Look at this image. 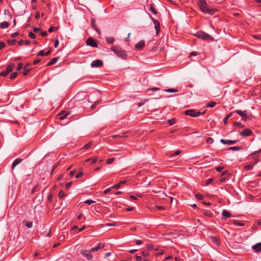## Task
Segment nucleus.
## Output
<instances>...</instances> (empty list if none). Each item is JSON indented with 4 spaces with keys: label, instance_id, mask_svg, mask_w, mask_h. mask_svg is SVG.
<instances>
[{
    "label": "nucleus",
    "instance_id": "1",
    "mask_svg": "<svg viewBox=\"0 0 261 261\" xmlns=\"http://www.w3.org/2000/svg\"><path fill=\"white\" fill-rule=\"evenodd\" d=\"M197 5L200 11L204 13L213 15L217 11L216 9L209 7L205 0H198Z\"/></svg>",
    "mask_w": 261,
    "mask_h": 261
},
{
    "label": "nucleus",
    "instance_id": "2",
    "mask_svg": "<svg viewBox=\"0 0 261 261\" xmlns=\"http://www.w3.org/2000/svg\"><path fill=\"white\" fill-rule=\"evenodd\" d=\"M111 50L117 56V57L122 58V59H126L127 55L125 50L122 49L121 47L117 46H113L111 47Z\"/></svg>",
    "mask_w": 261,
    "mask_h": 261
},
{
    "label": "nucleus",
    "instance_id": "3",
    "mask_svg": "<svg viewBox=\"0 0 261 261\" xmlns=\"http://www.w3.org/2000/svg\"><path fill=\"white\" fill-rule=\"evenodd\" d=\"M195 36L197 38L201 39L203 40H210L212 41H214V38L213 37L203 32H198L195 34Z\"/></svg>",
    "mask_w": 261,
    "mask_h": 261
},
{
    "label": "nucleus",
    "instance_id": "4",
    "mask_svg": "<svg viewBox=\"0 0 261 261\" xmlns=\"http://www.w3.org/2000/svg\"><path fill=\"white\" fill-rule=\"evenodd\" d=\"M185 114L191 117H195L200 116L201 113L199 111H196L193 109H190L185 112Z\"/></svg>",
    "mask_w": 261,
    "mask_h": 261
},
{
    "label": "nucleus",
    "instance_id": "5",
    "mask_svg": "<svg viewBox=\"0 0 261 261\" xmlns=\"http://www.w3.org/2000/svg\"><path fill=\"white\" fill-rule=\"evenodd\" d=\"M233 113H236L242 117V120L246 121L248 118V114L246 110L242 111L240 110H237L234 111Z\"/></svg>",
    "mask_w": 261,
    "mask_h": 261
},
{
    "label": "nucleus",
    "instance_id": "6",
    "mask_svg": "<svg viewBox=\"0 0 261 261\" xmlns=\"http://www.w3.org/2000/svg\"><path fill=\"white\" fill-rule=\"evenodd\" d=\"M86 43L87 45L92 47L96 48L98 46L97 42L92 37L88 38L86 41Z\"/></svg>",
    "mask_w": 261,
    "mask_h": 261
},
{
    "label": "nucleus",
    "instance_id": "7",
    "mask_svg": "<svg viewBox=\"0 0 261 261\" xmlns=\"http://www.w3.org/2000/svg\"><path fill=\"white\" fill-rule=\"evenodd\" d=\"M81 253L84 256H85L88 260H90L93 258V255L91 253V250H82Z\"/></svg>",
    "mask_w": 261,
    "mask_h": 261
},
{
    "label": "nucleus",
    "instance_id": "8",
    "mask_svg": "<svg viewBox=\"0 0 261 261\" xmlns=\"http://www.w3.org/2000/svg\"><path fill=\"white\" fill-rule=\"evenodd\" d=\"M239 134L242 137H248L252 134V132L249 128H245L240 132Z\"/></svg>",
    "mask_w": 261,
    "mask_h": 261
},
{
    "label": "nucleus",
    "instance_id": "9",
    "mask_svg": "<svg viewBox=\"0 0 261 261\" xmlns=\"http://www.w3.org/2000/svg\"><path fill=\"white\" fill-rule=\"evenodd\" d=\"M150 18L154 24V28H155V29L156 31V35H158L160 31V22L158 20L152 18L151 16H150Z\"/></svg>",
    "mask_w": 261,
    "mask_h": 261
},
{
    "label": "nucleus",
    "instance_id": "10",
    "mask_svg": "<svg viewBox=\"0 0 261 261\" xmlns=\"http://www.w3.org/2000/svg\"><path fill=\"white\" fill-rule=\"evenodd\" d=\"M102 65H103V63H102V61L98 60V59L93 61L91 63V66L92 67H96V68L101 67L102 66Z\"/></svg>",
    "mask_w": 261,
    "mask_h": 261
},
{
    "label": "nucleus",
    "instance_id": "11",
    "mask_svg": "<svg viewBox=\"0 0 261 261\" xmlns=\"http://www.w3.org/2000/svg\"><path fill=\"white\" fill-rule=\"evenodd\" d=\"M220 142L223 144L226 145H232L238 142L237 140H224L221 139L220 140Z\"/></svg>",
    "mask_w": 261,
    "mask_h": 261
},
{
    "label": "nucleus",
    "instance_id": "12",
    "mask_svg": "<svg viewBox=\"0 0 261 261\" xmlns=\"http://www.w3.org/2000/svg\"><path fill=\"white\" fill-rule=\"evenodd\" d=\"M252 249L255 252H261V243L255 244L252 247Z\"/></svg>",
    "mask_w": 261,
    "mask_h": 261
},
{
    "label": "nucleus",
    "instance_id": "13",
    "mask_svg": "<svg viewBox=\"0 0 261 261\" xmlns=\"http://www.w3.org/2000/svg\"><path fill=\"white\" fill-rule=\"evenodd\" d=\"M70 113V112H68L67 113H65L64 111L61 112L58 114L59 119H60V120H64L68 115H69Z\"/></svg>",
    "mask_w": 261,
    "mask_h": 261
},
{
    "label": "nucleus",
    "instance_id": "14",
    "mask_svg": "<svg viewBox=\"0 0 261 261\" xmlns=\"http://www.w3.org/2000/svg\"><path fill=\"white\" fill-rule=\"evenodd\" d=\"M145 45V41L141 40L135 45V48L139 50H141Z\"/></svg>",
    "mask_w": 261,
    "mask_h": 261
},
{
    "label": "nucleus",
    "instance_id": "15",
    "mask_svg": "<svg viewBox=\"0 0 261 261\" xmlns=\"http://www.w3.org/2000/svg\"><path fill=\"white\" fill-rule=\"evenodd\" d=\"M105 247V245L101 243H98L97 246L95 247L91 248V252H95L98 251L99 249L103 248Z\"/></svg>",
    "mask_w": 261,
    "mask_h": 261
},
{
    "label": "nucleus",
    "instance_id": "16",
    "mask_svg": "<svg viewBox=\"0 0 261 261\" xmlns=\"http://www.w3.org/2000/svg\"><path fill=\"white\" fill-rule=\"evenodd\" d=\"M222 215L223 217L222 219H225L231 217L230 213L226 210H223L222 211Z\"/></svg>",
    "mask_w": 261,
    "mask_h": 261
},
{
    "label": "nucleus",
    "instance_id": "17",
    "mask_svg": "<svg viewBox=\"0 0 261 261\" xmlns=\"http://www.w3.org/2000/svg\"><path fill=\"white\" fill-rule=\"evenodd\" d=\"M59 59V57L54 58L51 59L50 61L47 63V66H49L55 64L58 61Z\"/></svg>",
    "mask_w": 261,
    "mask_h": 261
},
{
    "label": "nucleus",
    "instance_id": "18",
    "mask_svg": "<svg viewBox=\"0 0 261 261\" xmlns=\"http://www.w3.org/2000/svg\"><path fill=\"white\" fill-rule=\"evenodd\" d=\"M9 23L7 21H3L0 23V28L2 29H7L9 27Z\"/></svg>",
    "mask_w": 261,
    "mask_h": 261
},
{
    "label": "nucleus",
    "instance_id": "19",
    "mask_svg": "<svg viewBox=\"0 0 261 261\" xmlns=\"http://www.w3.org/2000/svg\"><path fill=\"white\" fill-rule=\"evenodd\" d=\"M31 66V64H27V65H25L24 66V67H23V75H25L27 74H28V73H29L30 70V66Z\"/></svg>",
    "mask_w": 261,
    "mask_h": 261
},
{
    "label": "nucleus",
    "instance_id": "20",
    "mask_svg": "<svg viewBox=\"0 0 261 261\" xmlns=\"http://www.w3.org/2000/svg\"><path fill=\"white\" fill-rule=\"evenodd\" d=\"M91 25L92 27L97 32L100 33V31L98 29H97L96 25L95 24V19L94 18H92L91 20Z\"/></svg>",
    "mask_w": 261,
    "mask_h": 261
},
{
    "label": "nucleus",
    "instance_id": "21",
    "mask_svg": "<svg viewBox=\"0 0 261 261\" xmlns=\"http://www.w3.org/2000/svg\"><path fill=\"white\" fill-rule=\"evenodd\" d=\"M211 241L212 242L214 243L217 246H219L220 244V242L218 238L214 236H212L211 237Z\"/></svg>",
    "mask_w": 261,
    "mask_h": 261
},
{
    "label": "nucleus",
    "instance_id": "22",
    "mask_svg": "<svg viewBox=\"0 0 261 261\" xmlns=\"http://www.w3.org/2000/svg\"><path fill=\"white\" fill-rule=\"evenodd\" d=\"M126 182V180H122V181H120L119 183H118L117 184H116L114 186H113V187H112V188H114L115 189H119L120 186L122 185H123L124 184H125Z\"/></svg>",
    "mask_w": 261,
    "mask_h": 261
},
{
    "label": "nucleus",
    "instance_id": "23",
    "mask_svg": "<svg viewBox=\"0 0 261 261\" xmlns=\"http://www.w3.org/2000/svg\"><path fill=\"white\" fill-rule=\"evenodd\" d=\"M21 161H22V159H21L18 158V159H15L12 163V169L14 168V167L16 165H17L18 164L20 163L21 162Z\"/></svg>",
    "mask_w": 261,
    "mask_h": 261
},
{
    "label": "nucleus",
    "instance_id": "24",
    "mask_svg": "<svg viewBox=\"0 0 261 261\" xmlns=\"http://www.w3.org/2000/svg\"><path fill=\"white\" fill-rule=\"evenodd\" d=\"M97 161V158L96 157H94V158H92L91 159H87L85 160V162H88L89 161H91V164H94Z\"/></svg>",
    "mask_w": 261,
    "mask_h": 261
},
{
    "label": "nucleus",
    "instance_id": "25",
    "mask_svg": "<svg viewBox=\"0 0 261 261\" xmlns=\"http://www.w3.org/2000/svg\"><path fill=\"white\" fill-rule=\"evenodd\" d=\"M22 223L24 224L29 228H31L33 226V223L31 221H23Z\"/></svg>",
    "mask_w": 261,
    "mask_h": 261
},
{
    "label": "nucleus",
    "instance_id": "26",
    "mask_svg": "<svg viewBox=\"0 0 261 261\" xmlns=\"http://www.w3.org/2000/svg\"><path fill=\"white\" fill-rule=\"evenodd\" d=\"M233 112L232 113H230L229 114H228V115H227L223 119V122H224V123L225 124H227V121L228 119H229V118H230L232 116V114H233Z\"/></svg>",
    "mask_w": 261,
    "mask_h": 261
},
{
    "label": "nucleus",
    "instance_id": "27",
    "mask_svg": "<svg viewBox=\"0 0 261 261\" xmlns=\"http://www.w3.org/2000/svg\"><path fill=\"white\" fill-rule=\"evenodd\" d=\"M216 105V103L215 101H211L206 103V107L213 108Z\"/></svg>",
    "mask_w": 261,
    "mask_h": 261
},
{
    "label": "nucleus",
    "instance_id": "28",
    "mask_svg": "<svg viewBox=\"0 0 261 261\" xmlns=\"http://www.w3.org/2000/svg\"><path fill=\"white\" fill-rule=\"evenodd\" d=\"M149 10L154 15L156 14L157 12L155 10V9L153 4H150L149 5Z\"/></svg>",
    "mask_w": 261,
    "mask_h": 261
},
{
    "label": "nucleus",
    "instance_id": "29",
    "mask_svg": "<svg viewBox=\"0 0 261 261\" xmlns=\"http://www.w3.org/2000/svg\"><path fill=\"white\" fill-rule=\"evenodd\" d=\"M242 149V147L240 146H233L230 147L228 148V150L232 151H238Z\"/></svg>",
    "mask_w": 261,
    "mask_h": 261
},
{
    "label": "nucleus",
    "instance_id": "30",
    "mask_svg": "<svg viewBox=\"0 0 261 261\" xmlns=\"http://www.w3.org/2000/svg\"><path fill=\"white\" fill-rule=\"evenodd\" d=\"M106 41L110 44H112L114 43L115 41V39L113 37H106Z\"/></svg>",
    "mask_w": 261,
    "mask_h": 261
},
{
    "label": "nucleus",
    "instance_id": "31",
    "mask_svg": "<svg viewBox=\"0 0 261 261\" xmlns=\"http://www.w3.org/2000/svg\"><path fill=\"white\" fill-rule=\"evenodd\" d=\"M233 223L237 226H243L244 225V224L240 221L237 220H233Z\"/></svg>",
    "mask_w": 261,
    "mask_h": 261
},
{
    "label": "nucleus",
    "instance_id": "32",
    "mask_svg": "<svg viewBox=\"0 0 261 261\" xmlns=\"http://www.w3.org/2000/svg\"><path fill=\"white\" fill-rule=\"evenodd\" d=\"M13 65H10L7 67L6 71L7 72V73H9L13 70Z\"/></svg>",
    "mask_w": 261,
    "mask_h": 261
},
{
    "label": "nucleus",
    "instance_id": "33",
    "mask_svg": "<svg viewBox=\"0 0 261 261\" xmlns=\"http://www.w3.org/2000/svg\"><path fill=\"white\" fill-rule=\"evenodd\" d=\"M92 145V143L91 142H89L87 144H86V145H85L82 148V149H85V150H87L88 149H89V148L91 147Z\"/></svg>",
    "mask_w": 261,
    "mask_h": 261
},
{
    "label": "nucleus",
    "instance_id": "34",
    "mask_svg": "<svg viewBox=\"0 0 261 261\" xmlns=\"http://www.w3.org/2000/svg\"><path fill=\"white\" fill-rule=\"evenodd\" d=\"M253 166H254L253 164H249L248 165H246L244 167V169L246 170H249L252 169L253 168Z\"/></svg>",
    "mask_w": 261,
    "mask_h": 261
},
{
    "label": "nucleus",
    "instance_id": "35",
    "mask_svg": "<svg viewBox=\"0 0 261 261\" xmlns=\"http://www.w3.org/2000/svg\"><path fill=\"white\" fill-rule=\"evenodd\" d=\"M233 125L237 126L238 127H240V128H243L244 127V125L243 124H242L241 123L239 122H234L233 124Z\"/></svg>",
    "mask_w": 261,
    "mask_h": 261
},
{
    "label": "nucleus",
    "instance_id": "36",
    "mask_svg": "<svg viewBox=\"0 0 261 261\" xmlns=\"http://www.w3.org/2000/svg\"><path fill=\"white\" fill-rule=\"evenodd\" d=\"M58 196L60 199H62L65 197V194L63 191H61L59 192Z\"/></svg>",
    "mask_w": 261,
    "mask_h": 261
},
{
    "label": "nucleus",
    "instance_id": "37",
    "mask_svg": "<svg viewBox=\"0 0 261 261\" xmlns=\"http://www.w3.org/2000/svg\"><path fill=\"white\" fill-rule=\"evenodd\" d=\"M168 122L170 125H172L175 123L176 120L175 119H169Z\"/></svg>",
    "mask_w": 261,
    "mask_h": 261
},
{
    "label": "nucleus",
    "instance_id": "38",
    "mask_svg": "<svg viewBox=\"0 0 261 261\" xmlns=\"http://www.w3.org/2000/svg\"><path fill=\"white\" fill-rule=\"evenodd\" d=\"M84 203H86V204H87L88 205H90V204H91L92 203H95V201H93V200H92L88 199V200H85L84 201Z\"/></svg>",
    "mask_w": 261,
    "mask_h": 261
},
{
    "label": "nucleus",
    "instance_id": "39",
    "mask_svg": "<svg viewBox=\"0 0 261 261\" xmlns=\"http://www.w3.org/2000/svg\"><path fill=\"white\" fill-rule=\"evenodd\" d=\"M18 73L17 72H13L10 74V78L11 80L14 79L17 76Z\"/></svg>",
    "mask_w": 261,
    "mask_h": 261
},
{
    "label": "nucleus",
    "instance_id": "40",
    "mask_svg": "<svg viewBox=\"0 0 261 261\" xmlns=\"http://www.w3.org/2000/svg\"><path fill=\"white\" fill-rule=\"evenodd\" d=\"M206 142L208 144H212L214 142V139L211 137L206 139Z\"/></svg>",
    "mask_w": 261,
    "mask_h": 261
},
{
    "label": "nucleus",
    "instance_id": "41",
    "mask_svg": "<svg viewBox=\"0 0 261 261\" xmlns=\"http://www.w3.org/2000/svg\"><path fill=\"white\" fill-rule=\"evenodd\" d=\"M165 91L167 92L173 93L177 92L178 91L174 89H167L165 90Z\"/></svg>",
    "mask_w": 261,
    "mask_h": 261
},
{
    "label": "nucleus",
    "instance_id": "42",
    "mask_svg": "<svg viewBox=\"0 0 261 261\" xmlns=\"http://www.w3.org/2000/svg\"><path fill=\"white\" fill-rule=\"evenodd\" d=\"M57 27H51L49 28L48 29V32L49 33H51V32H53L56 30H57Z\"/></svg>",
    "mask_w": 261,
    "mask_h": 261
},
{
    "label": "nucleus",
    "instance_id": "43",
    "mask_svg": "<svg viewBox=\"0 0 261 261\" xmlns=\"http://www.w3.org/2000/svg\"><path fill=\"white\" fill-rule=\"evenodd\" d=\"M28 36L32 39H35L36 38V35L32 32L29 33Z\"/></svg>",
    "mask_w": 261,
    "mask_h": 261
},
{
    "label": "nucleus",
    "instance_id": "44",
    "mask_svg": "<svg viewBox=\"0 0 261 261\" xmlns=\"http://www.w3.org/2000/svg\"><path fill=\"white\" fill-rule=\"evenodd\" d=\"M181 153V151L179 150H176L174 153L171 154L170 156L171 157H172V156H176V155H179L180 153Z\"/></svg>",
    "mask_w": 261,
    "mask_h": 261
},
{
    "label": "nucleus",
    "instance_id": "45",
    "mask_svg": "<svg viewBox=\"0 0 261 261\" xmlns=\"http://www.w3.org/2000/svg\"><path fill=\"white\" fill-rule=\"evenodd\" d=\"M224 166H219V167H217L216 168V170L217 172H220L224 169Z\"/></svg>",
    "mask_w": 261,
    "mask_h": 261
},
{
    "label": "nucleus",
    "instance_id": "46",
    "mask_svg": "<svg viewBox=\"0 0 261 261\" xmlns=\"http://www.w3.org/2000/svg\"><path fill=\"white\" fill-rule=\"evenodd\" d=\"M16 42V40L15 39H13L12 40H9L8 41V43L9 44H10V45H15Z\"/></svg>",
    "mask_w": 261,
    "mask_h": 261
},
{
    "label": "nucleus",
    "instance_id": "47",
    "mask_svg": "<svg viewBox=\"0 0 261 261\" xmlns=\"http://www.w3.org/2000/svg\"><path fill=\"white\" fill-rule=\"evenodd\" d=\"M195 198L198 200H201L203 199V197L202 195L197 194L195 195Z\"/></svg>",
    "mask_w": 261,
    "mask_h": 261
},
{
    "label": "nucleus",
    "instance_id": "48",
    "mask_svg": "<svg viewBox=\"0 0 261 261\" xmlns=\"http://www.w3.org/2000/svg\"><path fill=\"white\" fill-rule=\"evenodd\" d=\"M59 165V162L56 163L53 167L52 170H51V173L53 172V171L58 167V166Z\"/></svg>",
    "mask_w": 261,
    "mask_h": 261
},
{
    "label": "nucleus",
    "instance_id": "49",
    "mask_svg": "<svg viewBox=\"0 0 261 261\" xmlns=\"http://www.w3.org/2000/svg\"><path fill=\"white\" fill-rule=\"evenodd\" d=\"M213 180V178H209V179H207L205 181V185L206 186L208 185L212 182Z\"/></svg>",
    "mask_w": 261,
    "mask_h": 261
},
{
    "label": "nucleus",
    "instance_id": "50",
    "mask_svg": "<svg viewBox=\"0 0 261 261\" xmlns=\"http://www.w3.org/2000/svg\"><path fill=\"white\" fill-rule=\"evenodd\" d=\"M203 214L204 216L208 217H211L212 216V214L211 212H208L204 213Z\"/></svg>",
    "mask_w": 261,
    "mask_h": 261
},
{
    "label": "nucleus",
    "instance_id": "51",
    "mask_svg": "<svg viewBox=\"0 0 261 261\" xmlns=\"http://www.w3.org/2000/svg\"><path fill=\"white\" fill-rule=\"evenodd\" d=\"M22 67H23V64L21 63H19L17 66V70H20V69H21L22 68Z\"/></svg>",
    "mask_w": 261,
    "mask_h": 261
},
{
    "label": "nucleus",
    "instance_id": "52",
    "mask_svg": "<svg viewBox=\"0 0 261 261\" xmlns=\"http://www.w3.org/2000/svg\"><path fill=\"white\" fill-rule=\"evenodd\" d=\"M9 73L6 71H2L0 72V76H6Z\"/></svg>",
    "mask_w": 261,
    "mask_h": 261
},
{
    "label": "nucleus",
    "instance_id": "53",
    "mask_svg": "<svg viewBox=\"0 0 261 261\" xmlns=\"http://www.w3.org/2000/svg\"><path fill=\"white\" fill-rule=\"evenodd\" d=\"M83 175V172H80L79 173H78L76 175H75V177L76 178H79L81 177H82Z\"/></svg>",
    "mask_w": 261,
    "mask_h": 261
},
{
    "label": "nucleus",
    "instance_id": "54",
    "mask_svg": "<svg viewBox=\"0 0 261 261\" xmlns=\"http://www.w3.org/2000/svg\"><path fill=\"white\" fill-rule=\"evenodd\" d=\"M142 255L143 256H147L149 255V252L147 251H143L142 252Z\"/></svg>",
    "mask_w": 261,
    "mask_h": 261
},
{
    "label": "nucleus",
    "instance_id": "55",
    "mask_svg": "<svg viewBox=\"0 0 261 261\" xmlns=\"http://www.w3.org/2000/svg\"><path fill=\"white\" fill-rule=\"evenodd\" d=\"M155 207L160 211L164 210L165 208V206L160 205H156Z\"/></svg>",
    "mask_w": 261,
    "mask_h": 261
},
{
    "label": "nucleus",
    "instance_id": "56",
    "mask_svg": "<svg viewBox=\"0 0 261 261\" xmlns=\"http://www.w3.org/2000/svg\"><path fill=\"white\" fill-rule=\"evenodd\" d=\"M72 183V181H70V182H69L67 183L66 184V185H65L66 188L68 189L70 187V186H71Z\"/></svg>",
    "mask_w": 261,
    "mask_h": 261
},
{
    "label": "nucleus",
    "instance_id": "57",
    "mask_svg": "<svg viewBox=\"0 0 261 261\" xmlns=\"http://www.w3.org/2000/svg\"><path fill=\"white\" fill-rule=\"evenodd\" d=\"M5 45H5V43L4 42H0V49H3L5 47Z\"/></svg>",
    "mask_w": 261,
    "mask_h": 261
},
{
    "label": "nucleus",
    "instance_id": "58",
    "mask_svg": "<svg viewBox=\"0 0 261 261\" xmlns=\"http://www.w3.org/2000/svg\"><path fill=\"white\" fill-rule=\"evenodd\" d=\"M114 161V159L113 158H110V159H109L107 160V164H112Z\"/></svg>",
    "mask_w": 261,
    "mask_h": 261
},
{
    "label": "nucleus",
    "instance_id": "59",
    "mask_svg": "<svg viewBox=\"0 0 261 261\" xmlns=\"http://www.w3.org/2000/svg\"><path fill=\"white\" fill-rule=\"evenodd\" d=\"M38 56H44V51L43 50L40 51L38 53Z\"/></svg>",
    "mask_w": 261,
    "mask_h": 261
},
{
    "label": "nucleus",
    "instance_id": "60",
    "mask_svg": "<svg viewBox=\"0 0 261 261\" xmlns=\"http://www.w3.org/2000/svg\"><path fill=\"white\" fill-rule=\"evenodd\" d=\"M260 152H261V149L258 150L257 151H254V152L251 153L250 154V155H253L256 154H257L258 153H260Z\"/></svg>",
    "mask_w": 261,
    "mask_h": 261
},
{
    "label": "nucleus",
    "instance_id": "61",
    "mask_svg": "<svg viewBox=\"0 0 261 261\" xmlns=\"http://www.w3.org/2000/svg\"><path fill=\"white\" fill-rule=\"evenodd\" d=\"M136 245H139L143 244V242L141 240H138L136 241Z\"/></svg>",
    "mask_w": 261,
    "mask_h": 261
},
{
    "label": "nucleus",
    "instance_id": "62",
    "mask_svg": "<svg viewBox=\"0 0 261 261\" xmlns=\"http://www.w3.org/2000/svg\"><path fill=\"white\" fill-rule=\"evenodd\" d=\"M40 61H41V60H40V59H37L35 60L33 62V64H34V65H36V64H37L38 63H39Z\"/></svg>",
    "mask_w": 261,
    "mask_h": 261
},
{
    "label": "nucleus",
    "instance_id": "63",
    "mask_svg": "<svg viewBox=\"0 0 261 261\" xmlns=\"http://www.w3.org/2000/svg\"><path fill=\"white\" fill-rule=\"evenodd\" d=\"M146 247L148 250H151L153 249V245L151 244H147Z\"/></svg>",
    "mask_w": 261,
    "mask_h": 261
},
{
    "label": "nucleus",
    "instance_id": "64",
    "mask_svg": "<svg viewBox=\"0 0 261 261\" xmlns=\"http://www.w3.org/2000/svg\"><path fill=\"white\" fill-rule=\"evenodd\" d=\"M111 188H112V187H111V188H108V189H106L105 190H104V191H103V193H104L105 194H108V193L111 191Z\"/></svg>",
    "mask_w": 261,
    "mask_h": 261
}]
</instances>
